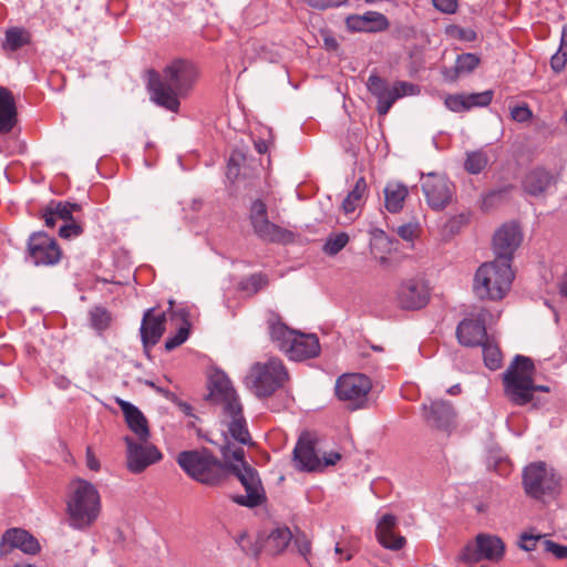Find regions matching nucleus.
I'll return each mask as SVG.
<instances>
[{
	"mask_svg": "<svg viewBox=\"0 0 567 567\" xmlns=\"http://www.w3.org/2000/svg\"><path fill=\"white\" fill-rule=\"evenodd\" d=\"M197 79L193 63L186 60H175L163 71V74L148 71L147 87L151 100L172 112H177L179 97L186 95Z\"/></svg>",
	"mask_w": 567,
	"mask_h": 567,
	"instance_id": "obj_1",
	"label": "nucleus"
},
{
	"mask_svg": "<svg viewBox=\"0 0 567 567\" xmlns=\"http://www.w3.org/2000/svg\"><path fill=\"white\" fill-rule=\"evenodd\" d=\"M209 400L223 411V422L227 425L230 436L243 445L250 444L251 437L243 414V405L231 385L229 378L221 371L209 377Z\"/></svg>",
	"mask_w": 567,
	"mask_h": 567,
	"instance_id": "obj_2",
	"label": "nucleus"
},
{
	"mask_svg": "<svg viewBox=\"0 0 567 567\" xmlns=\"http://www.w3.org/2000/svg\"><path fill=\"white\" fill-rule=\"evenodd\" d=\"M65 506L69 526L85 530L94 524L101 513V495L94 484L75 478L68 485Z\"/></svg>",
	"mask_w": 567,
	"mask_h": 567,
	"instance_id": "obj_3",
	"label": "nucleus"
},
{
	"mask_svg": "<svg viewBox=\"0 0 567 567\" xmlns=\"http://www.w3.org/2000/svg\"><path fill=\"white\" fill-rule=\"evenodd\" d=\"M535 365L530 358L517 354L503 373L504 392L515 405H526L534 398V392H549L547 385H535Z\"/></svg>",
	"mask_w": 567,
	"mask_h": 567,
	"instance_id": "obj_4",
	"label": "nucleus"
},
{
	"mask_svg": "<svg viewBox=\"0 0 567 567\" xmlns=\"http://www.w3.org/2000/svg\"><path fill=\"white\" fill-rule=\"evenodd\" d=\"M513 279L511 264L494 259L482 264L476 270L473 291L480 299L501 300L509 291Z\"/></svg>",
	"mask_w": 567,
	"mask_h": 567,
	"instance_id": "obj_5",
	"label": "nucleus"
},
{
	"mask_svg": "<svg viewBox=\"0 0 567 567\" xmlns=\"http://www.w3.org/2000/svg\"><path fill=\"white\" fill-rule=\"evenodd\" d=\"M177 463L188 476L206 485L220 484L229 471L207 450L182 452Z\"/></svg>",
	"mask_w": 567,
	"mask_h": 567,
	"instance_id": "obj_6",
	"label": "nucleus"
},
{
	"mask_svg": "<svg viewBox=\"0 0 567 567\" xmlns=\"http://www.w3.org/2000/svg\"><path fill=\"white\" fill-rule=\"evenodd\" d=\"M288 380V372L278 358H268L266 361L251 365L246 385L257 398H268L284 386Z\"/></svg>",
	"mask_w": 567,
	"mask_h": 567,
	"instance_id": "obj_7",
	"label": "nucleus"
},
{
	"mask_svg": "<svg viewBox=\"0 0 567 567\" xmlns=\"http://www.w3.org/2000/svg\"><path fill=\"white\" fill-rule=\"evenodd\" d=\"M334 390L338 400L348 409H365L369 406L372 382L362 373H344L337 379Z\"/></svg>",
	"mask_w": 567,
	"mask_h": 567,
	"instance_id": "obj_8",
	"label": "nucleus"
},
{
	"mask_svg": "<svg viewBox=\"0 0 567 567\" xmlns=\"http://www.w3.org/2000/svg\"><path fill=\"white\" fill-rule=\"evenodd\" d=\"M367 87L377 99V112L381 116L386 115L399 99L419 93V87L415 84L405 81H396L391 84L375 74L368 78Z\"/></svg>",
	"mask_w": 567,
	"mask_h": 567,
	"instance_id": "obj_9",
	"label": "nucleus"
},
{
	"mask_svg": "<svg viewBox=\"0 0 567 567\" xmlns=\"http://www.w3.org/2000/svg\"><path fill=\"white\" fill-rule=\"evenodd\" d=\"M523 484L527 495L542 498L558 491L559 478L544 462H535L525 467Z\"/></svg>",
	"mask_w": 567,
	"mask_h": 567,
	"instance_id": "obj_10",
	"label": "nucleus"
},
{
	"mask_svg": "<svg viewBox=\"0 0 567 567\" xmlns=\"http://www.w3.org/2000/svg\"><path fill=\"white\" fill-rule=\"evenodd\" d=\"M505 545L494 535L478 534L474 542L467 543L458 559L467 565H474L481 560L498 561L503 558Z\"/></svg>",
	"mask_w": 567,
	"mask_h": 567,
	"instance_id": "obj_11",
	"label": "nucleus"
},
{
	"mask_svg": "<svg viewBox=\"0 0 567 567\" xmlns=\"http://www.w3.org/2000/svg\"><path fill=\"white\" fill-rule=\"evenodd\" d=\"M124 442L126 444V466L133 474L144 472L163 457L159 450L148 440L135 441L131 436H125Z\"/></svg>",
	"mask_w": 567,
	"mask_h": 567,
	"instance_id": "obj_12",
	"label": "nucleus"
},
{
	"mask_svg": "<svg viewBox=\"0 0 567 567\" xmlns=\"http://www.w3.org/2000/svg\"><path fill=\"white\" fill-rule=\"evenodd\" d=\"M431 296L427 281L422 277H412L401 281L395 298L399 306L405 310H419L424 308Z\"/></svg>",
	"mask_w": 567,
	"mask_h": 567,
	"instance_id": "obj_13",
	"label": "nucleus"
},
{
	"mask_svg": "<svg viewBox=\"0 0 567 567\" xmlns=\"http://www.w3.org/2000/svg\"><path fill=\"white\" fill-rule=\"evenodd\" d=\"M426 425L439 432L451 434L456 427V412L449 401L432 400L422 404Z\"/></svg>",
	"mask_w": 567,
	"mask_h": 567,
	"instance_id": "obj_14",
	"label": "nucleus"
},
{
	"mask_svg": "<svg viewBox=\"0 0 567 567\" xmlns=\"http://www.w3.org/2000/svg\"><path fill=\"white\" fill-rule=\"evenodd\" d=\"M427 205L434 210L444 209L453 199L454 187L446 176L429 173L422 183Z\"/></svg>",
	"mask_w": 567,
	"mask_h": 567,
	"instance_id": "obj_15",
	"label": "nucleus"
},
{
	"mask_svg": "<svg viewBox=\"0 0 567 567\" xmlns=\"http://www.w3.org/2000/svg\"><path fill=\"white\" fill-rule=\"evenodd\" d=\"M492 315L486 309H480L468 318L463 319L456 329L457 340L465 347H476L486 339V322Z\"/></svg>",
	"mask_w": 567,
	"mask_h": 567,
	"instance_id": "obj_16",
	"label": "nucleus"
},
{
	"mask_svg": "<svg viewBox=\"0 0 567 567\" xmlns=\"http://www.w3.org/2000/svg\"><path fill=\"white\" fill-rule=\"evenodd\" d=\"M523 234L515 223L502 225L493 236L495 259L512 262L515 250L520 246Z\"/></svg>",
	"mask_w": 567,
	"mask_h": 567,
	"instance_id": "obj_17",
	"label": "nucleus"
},
{
	"mask_svg": "<svg viewBox=\"0 0 567 567\" xmlns=\"http://www.w3.org/2000/svg\"><path fill=\"white\" fill-rule=\"evenodd\" d=\"M28 248L30 257L37 266H52L61 259L60 247L45 233H33L28 240Z\"/></svg>",
	"mask_w": 567,
	"mask_h": 567,
	"instance_id": "obj_18",
	"label": "nucleus"
},
{
	"mask_svg": "<svg viewBox=\"0 0 567 567\" xmlns=\"http://www.w3.org/2000/svg\"><path fill=\"white\" fill-rule=\"evenodd\" d=\"M221 455L225 462L229 464L231 472L239 480L244 488L248 486V484L260 480L258 472L245 462L243 447L233 446L230 443H227L221 447Z\"/></svg>",
	"mask_w": 567,
	"mask_h": 567,
	"instance_id": "obj_19",
	"label": "nucleus"
},
{
	"mask_svg": "<svg viewBox=\"0 0 567 567\" xmlns=\"http://www.w3.org/2000/svg\"><path fill=\"white\" fill-rule=\"evenodd\" d=\"M14 548L27 555H35L41 550L38 539L22 528L8 529L1 537L0 556H7Z\"/></svg>",
	"mask_w": 567,
	"mask_h": 567,
	"instance_id": "obj_20",
	"label": "nucleus"
},
{
	"mask_svg": "<svg viewBox=\"0 0 567 567\" xmlns=\"http://www.w3.org/2000/svg\"><path fill=\"white\" fill-rule=\"evenodd\" d=\"M398 518L393 514L380 515L377 520L375 537L381 546L390 550H400L406 544L405 537L395 532Z\"/></svg>",
	"mask_w": 567,
	"mask_h": 567,
	"instance_id": "obj_21",
	"label": "nucleus"
},
{
	"mask_svg": "<svg viewBox=\"0 0 567 567\" xmlns=\"http://www.w3.org/2000/svg\"><path fill=\"white\" fill-rule=\"evenodd\" d=\"M166 316L164 312H155L154 308L145 311L141 324V338L145 348L155 346L165 331Z\"/></svg>",
	"mask_w": 567,
	"mask_h": 567,
	"instance_id": "obj_22",
	"label": "nucleus"
},
{
	"mask_svg": "<svg viewBox=\"0 0 567 567\" xmlns=\"http://www.w3.org/2000/svg\"><path fill=\"white\" fill-rule=\"evenodd\" d=\"M295 466L300 471L313 472L322 468V462L316 453L313 442L301 436L293 449Z\"/></svg>",
	"mask_w": 567,
	"mask_h": 567,
	"instance_id": "obj_23",
	"label": "nucleus"
},
{
	"mask_svg": "<svg viewBox=\"0 0 567 567\" xmlns=\"http://www.w3.org/2000/svg\"><path fill=\"white\" fill-rule=\"evenodd\" d=\"M346 24L349 30L357 32H380L389 28L386 17L377 11L349 16L346 19Z\"/></svg>",
	"mask_w": 567,
	"mask_h": 567,
	"instance_id": "obj_24",
	"label": "nucleus"
},
{
	"mask_svg": "<svg viewBox=\"0 0 567 567\" xmlns=\"http://www.w3.org/2000/svg\"><path fill=\"white\" fill-rule=\"evenodd\" d=\"M319 353L320 343L318 337L316 334H306L297 331L287 354L291 360L301 361L315 358Z\"/></svg>",
	"mask_w": 567,
	"mask_h": 567,
	"instance_id": "obj_25",
	"label": "nucleus"
},
{
	"mask_svg": "<svg viewBox=\"0 0 567 567\" xmlns=\"http://www.w3.org/2000/svg\"><path fill=\"white\" fill-rule=\"evenodd\" d=\"M254 233L262 240L270 243H288L292 240V233L271 223L268 215L250 223Z\"/></svg>",
	"mask_w": 567,
	"mask_h": 567,
	"instance_id": "obj_26",
	"label": "nucleus"
},
{
	"mask_svg": "<svg viewBox=\"0 0 567 567\" xmlns=\"http://www.w3.org/2000/svg\"><path fill=\"white\" fill-rule=\"evenodd\" d=\"M117 404L125 416L130 430L136 435L137 440H148L150 429L143 413L134 404L125 400L118 399Z\"/></svg>",
	"mask_w": 567,
	"mask_h": 567,
	"instance_id": "obj_27",
	"label": "nucleus"
},
{
	"mask_svg": "<svg viewBox=\"0 0 567 567\" xmlns=\"http://www.w3.org/2000/svg\"><path fill=\"white\" fill-rule=\"evenodd\" d=\"M17 109L12 93L0 86V134L9 133L16 124Z\"/></svg>",
	"mask_w": 567,
	"mask_h": 567,
	"instance_id": "obj_28",
	"label": "nucleus"
},
{
	"mask_svg": "<svg viewBox=\"0 0 567 567\" xmlns=\"http://www.w3.org/2000/svg\"><path fill=\"white\" fill-rule=\"evenodd\" d=\"M553 181L554 177L550 172L543 167H537L525 176L523 187L526 193L538 196L551 185Z\"/></svg>",
	"mask_w": 567,
	"mask_h": 567,
	"instance_id": "obj_29",
	"label": "nucleus"
},
{
	"mask_svg": "<svg viewBox=\"0 0 567 567\" xmlns=\"http://www.w3.org/2000/svg\"><path fill=\"white\" fill-rule=\"evenodd\" d=\"M409 195L408 187L399 182H390L384 187V206L390 213L402 210Z\"/></svg>",
	"mask_w": 567,
	"mask_h": 567,
	"instance_id": "obj_30",
	"label": "nucleus"
},
{
	"mask_svg": "<svg viewBox=\"0 0 567 567\" xmlns=\"http://www.w3.org/2000/svg\"><path fill=\"white\" fill-rule=\"evenodd\" d=\"M245 492L244 495H233V502L240 506L254 508L266 501V493L260 480L248 484V486L245 487Z\"/></svg>",
	"mask_w": 567,
	"mask_h": 567,
	"instance_id": "obj_31",
	"label": "nucleus"
},
{
	"mask_svg": "<svg viewBox=\"0 0 567 567\" xmlns=\"http://www.w3.org/2000/svg\"><path fill=\"white\" fill-rule=\"evenodd\" d=\"M269 332L271 340L277 344V347L281 351L288 353L297 331L289 329L285 323L279 321H269Z\"/></svg>",
	"mask_w": 567,
	"mask_h": 567,
	"instance_id": "obj_32",
	"label": "nucleus"
},
{
	"mask_svg": "<svg viewBox=\"0 0 567 567\" xmlns=\"http://www.w3.org/2000/svg\"><path fill=\"white\" fill-rule=\"evenodd\" d=\"M365 190L367 182L364 177L358 178V181L354 184V187L342 202V209L344 214L349 215L362 205Z\"/></svg>",
	"mask_w": 567,
	"mask_h": 567,
	"instance_id": "obj_33",
	"label": "nucleus"
},
{
	"mask_svg": "<svg viewBox=\"0 0 567 567\" xmlns=\"http://www.w3.org/2000/svg\"><path fill=\"white\" fill-rule=\"evenodd\" d=\"M292 538V534L287 527L274 529L266 540V547L271 554H279L286 549Z\"/></svg>",
	"mask_w": 567,
	"mask_h": 567,
	"instance_id": "obj_34",
	"label": "nucleus"
},
{
	"mask_svg": "<svg viewBox=\"0 0 567 567\" xmlns=\"http://www.w3.org/2000/svg\"><path fill=\"white\" fill-rule=\"evenodd\" d=\"M29 41L30 34L25 29L19 27L9 28L6 31L2 49L13 52L28 44Z\"/></svg>",
	"mask_w": 567,
	"mask_h": 567,
	"instance_id": "obj_35",
	"label": "nucleus"
},
{
	"mask_svg": "<svg viewBox=\"0 0 567 567\" xmlns=\"http://www.w3.org/2000/svg\"><path fill=\"white\" fill-rule=\"evenodd\" d=\"M174 316L179 317L184 324L179 327L177 332L174 336H171L165 341V349L168 351L174 350L175 348L183 344L189 334V322L187 321V312L184 309H181L174 313Z\"/></svg>",
	"mask_w": 567,
	"mask_h": 567,
	"instance_id": "obj_36",
	"label": "nucleus"
},
{
	"mask_svg": "<svg viewBox=\"0 0 567 567\" xmlns=\"http://www.w3.org/2000/svg\"><path fill=\"white\" fill-rule=\"evenodd\" d=\"M483 359L489 370H497L502 365V352L497 344L486 339L482 344Z\"/></svg>",
	"mask_w": 567,
	"mask_h": 567,
	"instance_id": "obj_37",
	"label": "nucleus"
},
{
	"mask_svg": "<svg viewBox=\"0 0 567 567\" xmlns=\"http://www.w3.org/2000/svg\"><path fill=\"white\" fill-rule=\"evenodd\" d=\"M349 240V235L344 231L332 233L326 239L323 252L328 256H336L348 245Z\"/></svg>",
	"mask_w": 567,
	"mask_h": 567,
	"instance_id": "obj_38",
	"label": "nucleus"
},
{
	"mask_svg": "<svg viewBox=\"0 0 567 567\" xmlns=\"http://www.w3.org/2000/svg\"><path fill=\"white\" fill-rule=\"evenodd\" d=\"M480 64V58L474 53L460 54L455 61L454 73L458 75L470 74Z\"/></svg>",
	"mask_w": 567,
	"mask_h": 567,
	"instance_id": "obj_39",
	"label": "nucleus"
},
{
	"mask_svg": "<svg viewBox=\"0 0 567 567\" xmlns=\"http://www.w3.org/2000/svg\"><path fill=\"white\" fill-rule=\"evenodd\" d=\"M487 163L488 157L486 153L480 150L467 153L464 167L471 174H480Z\"/></svg>",
	"mask_w": 567,
	"mask_h": 567,
	"instance_id": "obj_40",
	"label": "nucleus"
},
{
	"mask_svg": "<svg viewBox=\"0 0 567 567\" xmlns=\"http://www.w3.org/2000/svg\"><path fill=\"white\" fill-rule=\"evenodd\" d=\"M89 316L91 326L96 331H103L110 326L111 315L106 309L102 307H95L91 309Z\"/></svg>",
	"mask_w": 567,
	"mask_h": 567,
	"instance_id": "obj_41",
	"label": "nucleus"
},
{
	"mask_svg": "<svg viewBox=\"0 0 567 567\" xmlns=\"http://www.w3.org/2000/svg\"><path fill=\"white\" fill-rule=\"evenodd\" d=\"M493 99L492 91H484L481 93L465 94V104L467 110L476 106H487Z\"/></svg>",
	"mask_w": 567,
	"mask_h": 567,
	"instance_id": "obj_42",
	"label": "nucleus"
},
{
	"mask_svg": "<svg viewBox=\"0 0 567 567\" xmlns=\"http://www.w3.org/2000/svg\"><path fill=\"white\" fill-rule=\"evenodd\" d=\"M50 206L54 210L58 218L63 220L64 223L72 220L73 212H75L80 208V206L78 204L62 203V202L51 203Z\"/></svg>",
	"mask_w": 567,
	"mask_h": 567,
	"instance_id": "obj_43",
	"label": "nucleus"
},
{
	"mask_svg": "<svg viewBox=\"0 0 567 567\" xmlns=\"http://www.w3.org/2000/svg\"><path fill=\"white\" fill-rule=\"evenodd\" d=\"M468 223V214L461 213L452 216L444 225L443 231L446 235L453 236L460 231V229Z\"/></svg>",
	"mask_w": 567,
	"mask_h": 567,
	"instance_id": "obj_44",
	"label": "nucleus"
},
{
	"mask_svg": "<svg viewBox=\"0 0 567 567\" xmlns=\"http://www.w3.org/2000/svg\"><path fill=\"white\" fill-rule=\"evenodd\" d=\"M268 285V278L262 274L251 275L244 286L245 289L250 290L251 292H257L264 287Z\"/></svg>",
	"mask_w": 567,
	"mask_h": 567,
	"instance_id": "obj_45",
	"label": "nucleus"
},
{
	"mask_svg": "<svg viewBox=\"0 0 567 567\" xmlns=\"http://www.w3.org/2000/svg\"><path fill=\"white\" fill-rule=\"evenodd\" d=\"M511 117L515 122L525 123V122H528L529 120H532L533 112L529 109V106L526 104L518 105L511 110Z\"/></svg>",
	"mask_w": 567,
	"mask_h": 567,
	"instance_id": "obj_46",
	"label": "nucleus"
},
{
	"mask_svg": "<svg viewBox=\"0 0 567 567\" xmlns=\"http://www.w3.org/2000/svg\"><path fill=\"white\" fill-rule=\"evenodd\" d=\"M445 105L449 110H451L453 112L467 111V107L465 104V94L449 95L445 99Z\"/></svg>",
	"mask_w": 567,
	"mask_h": 567,
	"instance_id": "obj_47",
	"label": "nucleus"
},
{
	"mask_svg": "<svg viewBox=\"0 0 567 567\" xmlns=\"http://www.w3.org/2000/svg\"><path fill=\"white\" fill-rule=\"evenodd\" d=\"M544 549L550 554H553L557 559H566L567 558V546L555 543L550 539L544 540Z\"/></svg>",
	"mask_w": 567,
	"mask_h": 567,
	"instance_id": "obj_48",
	"label": "nucleus"
},
{
	"mask_svg": "<svg viewBox=\"0 0 567 567\" xmlns=\"http://www.w3.org/2000/svg\"><path fill=\"white\" fill-rule=\"evenodd\" d=\"M82 233V227L76 224L73 219L70 221H65L59 229V235L62 238H73L78 237Z\"/></svg>",
	"mask_w": 567,
	"mask_h": 567,
	"instance_id": "obj_49",
	"label": "nucleus"
},
{
	"mask_svg": "<svg viewBox=\"0 0 567 567\" xmlns=\"http://www.w3.org/2000/svg\"><path fill=\"white\" fill-rule=\"evenodd\" d=\"M419 231V224L416 223H409V224H404V225H401L398 227V235L406 240V241H412L416 234Z\"/></svg>",
	"mask_w": 567,
	"mask_h": 567,
	"instance_id": "obj_50",
	"label": "nucleus"
},
{
	"mask_svg": "<svg viewBox=\"0 0 567 567\" xmlns=\"http://www.w3.org/2000/svg\"><path fill=\"white\" fill-rule=\"evenodd\" d=\"M543 538L540 534L524 533L520 536L519 547L525 551H532L536 548L537 542Z\"/></svg>",
	"mask_w": 567,
	"mask_h": 567,
	"instance_id": "obj_51",
	"label": "nucleus"
},
{
	"mask_svg": "<svg viewBox=\"0 0 567 567\" xmlns=\"http://www.w3.org/2000/svg\"><path fill=\"white\" fill-rule=\"evenodd\" d=\"M295 545L297 546L299 554L303 558L308 559V556L311 553V542L307 537V535L306 534H298L296 536V538H295Z\"/></svg>",
	"mask_w": 567,
	"mask_h": 567,
	"instance_id": "obj_52",
	"label": "nucleus"
},
{
	"mask_svg": "<svg viewBox=\"0 0 567 567\" xmlns=\"http://www.w3.org/2000/svg\"><path fill=\"white\" fill-rule=\"evenodd\" d=\"M309 7L318 10H324L331 7H340L347 0H303Z\"/></svg>",
	"mask_w": 567,
	"mask_h": 567,
	"instance_id": "obj_53",
	"label": "nucleus"
},
{
	"mask_svg": "<svg viewBox=\"0 0 567 567\" xmlns=\"http://www.w3.org/2000/svg\"><path fill=\"white\" fill-rule=\"evenodd\" d=\"M567 63V52L558 49L557 52L550 59V66L554 72H561Z\"/></svg>",
	"mask_w": 567,
	"mask_h": 567,
	"instance_id": "obj_54",
	"label": "nucleus"
},
{
	"mask_svg": "<svg viewBox=\"0 0 567 567\" xmlns=\"http://www.w3.org/2000/svg\"><path fill=\"white\" fill-rule=\"evenodd\" d=\"M266 215H267L266 204L260 199H256L251 204V207H250V214H249L250 223H252L254 220H256L258 218H262Z\"/></svg>",
	"mask_w": 567,
	"mask_h": 567,
	"instance_id": "obj_55",
	"label": "nucleus"
},
{
	"mask_svg": "<svg viewBox=\"0 0 567 567\" xmlns=\"http://www.w3.org/2000/svg\"><path fill=\"white\" fill-rule=\"evenodd\" d=\"M432 3L443 13H454L457 9V0H432Z\"/></svg>",
	"mask_w": 567,
	"mask_h": 567,
	"instance_id": "obj_56",
	"label": "nucleus"
},
{
	"mask_svg": "<svg viewBox=\"0 0 567 567\" xmlns=\"http://www.w3.org/2000/svg\"><path fill=\"white\" fill-rule=\"evenodd\" d=\"M452 34L464 41H473L476 38V33L472 29L453 28Z\"/></svg>",
	"mask_w": 567,
	"mask_h": 567,
	"instance_id": "obj_57",
	"label": "nucleus"
},
{
	"mask_svg": "<svg viewBox=\"0 0 567 567\" xmlns=\"http://www.w3.org/2000/svg\"><path fill=\"white\" fill-rule=\"evenodd\" d=\"M42 216H43L45 226L50 227V228L54 227L56 221L59 220L58 216L55 215L54 210L52 209V207L50 205L45 207Z\"/></svg>",
	"mask_w": 567,
	"mask_h": 567,
	"instance_id": "obj_58",
	"label": "nucleus"
},
{
	"mask_svg": "<svg viewBox=\"0 0 567 567\" xmlns=\"http://www.w3.org/2000/svg\"><path fill=\"white\" fill-rule=\"evenodd\" d=\"M85 456H86V466L91 471L97 472L101 467V464L91 447L86 449Z\"/></svg>",
	"mask_w": 567,
	"mask_h": 567,
	"instance_id": "obj_59",
	"label": "nucleus"
},
{
	"mask_svg": "<svg viewBox=\"0 0 567 567\" xmlns=\"http://www.w3.org/2000/svg\"><path fill=\"white\" fill-rule=\"evenodd\" d=\"M340 458L341 455L338 452H330L324 455L322 467L328 465H334Z\"/></svg>",
	"mask_w": 567,
	"mask_h": 567,
	"instance_id": "obj_60",
	"label": "nucleus"
},
{
	"mask_svg": "<svg viewBox=\"0 0 567 567\" xmlns=\"http://www.w3.org/2000/svg\"><path fill=\"white\" fill-rule=\"evenodd\" d=\"M558 49L565 51V53L567 52V23L563 27L560 44Z\"/></svg>",
	"mask_w": 567,
	"mask_h": 567,
	"instance_id": "obj_61",
	"label": "nucleus"
},
{
	"mask_svg": "<svg viewBox=\"0 0 567 567\" xmlns=\"http://www.w3.org/2000/svg\"><path fill=\"white\" fill-rule=\"evenodd\" d=\"M238 173V167L237 165L234 163V158L231 157L228 162V172H227V175L228 177L230 176H236Z\"/></svg>",
	"mask_w": 567,
	"mask_h": 567,
	"instance_id": "obj_62",
	"label": "nucleus"
},
{
	"mask_svg": "<svg viewBox=\"0 0 567 567\" xmlns=\"http://www.w3.org/2000/svg\"><path fill=\"white\" fill-rule=\"evenodd\" d=\"M559 291L563 296L567 297V272L564 275L559 284Z\"/></svg>",
	"mask_w": 567,
	"mask_h": 567,
	"instance_id": "obj_63",
	"label": "nucleus"
},
{
	"mask_svg": "<svg viewBox=\"0 0 567 567\" xmlns=\"http://www.w3.org/2000/svg\"><path fill=\"white\" fill-rule=\"evenodd\" d=\"M255 147L258 151V153H260V154L267 152V144L264 141L255 142Z\"/></svg>",
	"mask_w": 567,
	"mask_h": 567,
	"instance_id": "obj_64",
	"label": "nucleus"
}]
</instances>
